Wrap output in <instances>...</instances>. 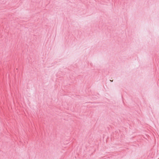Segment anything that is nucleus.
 <instances>
[{
	"instance_id": "obj_1",
	"label": "nucleus",
	"mask_w": 159,
	"mask_h": 159,
	"mask_svg": "<svg viewBox=\"0 0 159 159\" xmlns=\"http://www.w3.org/2000/svg\"><path fill=\"white\" fill-rule=\"evenodd\" d=\"M110 81H111V82H113V80H110Z\"/></svg>"
}]
</instances>
